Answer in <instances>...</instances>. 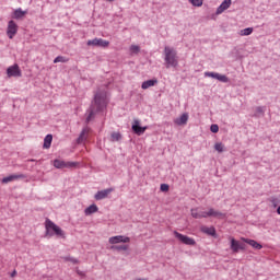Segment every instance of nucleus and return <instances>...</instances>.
<instances>
[{
  "label": "nucleus",
  "mask_w": 280,
  "mask_h": 280,
  "mask_svg": "<svg viewBox=\"0 0 280 280\" xmlns=\"http://www.w3.org/2000/svg\"><path fill=\"white\" fill-rule=\"evenodd\" d=\"M188 120H189V115L183 114L179 118H176L174 120V124H176V126H185V124H187Z\"/></svg>",
  "instance_id": "obj_20"
},
{
  "label": "nucleus",
  "mask_w": 280,
  "mask_h": 280,
  "mask_svg": "<svg viewBox=\"0 0 280 280\" xmlns=\"http://www.w3.org/2000/svg\"><path fill=\"white\" fill-rule=\"evenodd\" d=\"M139 51H141V47H139L138 45H131L129 47L130 56H137L139 54Z\"/></svg>",
  "instance_id": "obj_25"
},
{
  "label": "nucleus",
  "mask_w": 280,
  "mask_h": 280,
  "mask_svg": "<svg viewBox=\"0 0 280 280\" xmlns=\"http://www.w3.org/2000/svg\"><path fill=\"white\" fill-rule=\"evenodd\" d=\"M174 235H175L176 240L182 242V244H185L186 246H196V240H194L192 237H189V236L182 234L177 231H174Z\"/></svg>",
  "instance_id": "obj_5"
},
{
  "label": "nucleus",
  "mask_w": 280,
  "mask_h": 280,
  "mask_svg": "<svg viewBox=\"0 0 280 280\" xmlns=\"http://www.w3.org/2000/svg\"><path fill=\"white\" fill-rule=\"evenodd\" d=\"M277 214L280 215V206L277 208Z\"/></svg>",
  "instance_id": "obj_40"
},
{
  "label": "nucleus",
  "mask_w": 280,
  "mask_h": 280,
  "mask_svg": "<svg viewBox=\"0 0 280 280\" xmlns=\"http://www.w3.org/2000/svg\"><path fill=\"white\" fill-rule=\"evenodd\" d=\"M120 139H121V133L119 132L112 133V141H120Z\"/></svg>",
  "instance_id": "obj_32"
},
{
  "label": "nucleus",
  "mask_w": 280,
  "mask_h": 280,
  "mask_svg": "<svg viewBox=\"0 0 280 280\" xmlns=\"http://www.w3.org/2000/svg\"><path fill=\"white\" fill-rule=\"evenodd\" d=\"M78 165H80V163L78 162H66L62 160L54 161V167H56L57 170H65V167H67L68 170H72L73 167H78Z\"/></svg>",
  "instance_id": "obj_4"
},
{
  "label": "nucleus",
  "mask_w": 280,
  "mask_h": 280,
  "mask_svg": "<svg viewBox=\"0 0 280 280\" xmlns=\"http://www.w3.org/2000/svg\"><path fill=\"white\" fill-rule=\"evenodd\" d=\"M156 84H159V79L153 78L142 82L141 89H143V91H147V89H150L151 86H156Z\"/></svg>",
  "instance_id": "obj_16"
},
{
  "label": "nucleus",
  "mask_w": 280,
  "mask_h": 280,
  "mask_svg": "<svg viewBox=\"0 0 280 280\" xmlns=\"http://www.w3.org/2000/svg\"><path fill=\"white\" fill-rule=\"evenodd\" d=\"M160 189H161V191H170V185L161 184Z\"/></svg>",
  "instance_id": "obj_36"
},
{
  "label": "nucleus",
  "mask_w": 280,
  "mask_h": 280,
  "mask_svg": "<svg viewBox=\"0 0 280 280\" xmlns=\"http://www.w3.org/2000/svg\"><path fill=\"white\" fill-rule=\"evenodd\" d=\"M190 213L195 220H202V218H209V211H203L200 208H192Z\"/></svg>",
  "instance_id": "obj_8"
},
{
  "label": "nucleus",
  "mask_w": 280,
  "mask_h": 280,
  "mask_svg": "<svg viewBox=\"0 0 280 280\" xmlns=\"http://www.w3.org/2000/svg\"><path fill=\"white\" fill-rule=\"evenodd\" d=\"M55 65L58 62H67V58H65L63 56H58L54 59Z\"/></svg>",
  "instance_id": "obj_33"
},
{
  "label": "nucleus",
  "mask_w": 280,
  "mask_h": 280,
  "mask_svg": "<svg viewBox=\"0 0 280 280\" xmlns=\"http://www.w3.org/2000/svg\"><path fill=\"white\" fill-rule=\"evenodd\" d=\"M164 62L167 69L178 66V54L176 49L170 46L164 47Z\"/></svg>",
  "instance_id": "obj_2"
},
{
  "label": "nucleus",
  "mask_w": 280,
  "mask_h": 280,
  "mask_svg": "<svg viewBox=\"0 0 280 280\" xmlns=\"http://www.w3.org/2000/svg\"><path fill=\"white\" fill-rule=\"evenodd\" d=\"M21 178H26L25 174L9 175V176L2 178V184L8 185V183H12V182L19 180Z\"/></svg>",
  "instance_id": "obj_14"
},
{
  "label": "nucleus",
  "mask_w": 280,
  "mask_h": 280,
  "mask_svg": "<svg viewBox=\"0 0 280 280\" xmlns=\"http://www.w3.org/2000/svg\"><path fill=\"white\" fill-rule=\"evenodd\" d=\"M110 45V42L102 38H94V39H89L88 40V46L89 47H108Z\"/></svg>",
  "instance_id": "obj_7"
},
{
  "label": "nucleus",
  "mask_w": 280,
  "mask_h": 280,
  "mask_svg": "<svg viewBox=\"0 0 280 280\" xmlns=\"http://www.w3.org/2000/svg\"><path fill=\"white\" fill-rule=\"evenodd\" d=\"M130 244V237L124 235H117L109 237V244Z\"/></svg>",
  "instance_id": "obj_10"
},
{
  "label": "nucleus",
  "mask_w": 280,
  "mask_h": 280,
  "mask_svg": "<svg viewBox=\"0 0 280 280\" xmlns=\"http://www.w3.org/2000/svg\"><path fill=\"white\" fill-rule=\"evenodd\" d=\"M253 34V27H247L241 31V36H250Z\"/></svg>",
  "instance_id": "obj_29"
},
{
  "label": "nucleus",
  "mask_w": 280,
  "mask_h": 280,
  "mask_svg": "<svg viewBox=\"0 0 280 280\" xmlns=\"http://www.w3.org/2000/svg\"><path fill=\"white\" fill-rule=\"evenodd\" d=\"M206 78H214L215 80H219V82H229V78L224 74H220L218 72H206Z\"/></svg>",
  "instance_id": "obj_11"
},
{
  "label": "nucleus",
  "mask_w": 280,
  "mask_h": 280,
  "mask_svg": "<svg viewBox=\"0 0 280 280\" xmlns=\"http://www.w3.org/2000/svg\"><path fill=\"white\" fill-rule=\"evenodd\" d=\"M107 1H115V0H107Z\"/></svg>",
  "instance_id": "obj_42"
},
{
  "label": "nucleus",
  "mask_w": 280,
  "mask_h": 280,
  "mask_svg": "<svg viewBox=\"0 0 280 280\" xmlns=\"http://www.w3.org/2000/svg\"><path fill=\"white\" fill-rule=\"evenodd\" d=\"M77 275H79V277H85V273L83 271H80V269L77 270Z\"/></svg>",
  "instance_id": "obj_38"
},
{
  "label": "nucleus",
  "mask_w": 280,
  "mask_h": 280,
  "mask_svg": "<svg viewBox=\"0 0 280 280\" xmlns=\"http://www.w3.org/2000/svg\"><path fill=\"white\" fill-rule=\"evenodd\" d=\"M97 211H98L97 206H96V205H91V206H89V207L84 210V213H85V215H91V214H93V213H97Z\"/></svg>",
  "instance_id": "obj_24"
},
{
  "label": "nucleus",
  "mask_w": 280,
  "mask_h": 280,
  "mask_svg": "<svg viewBox=\"0 0 280 280\" xmlns=\"http://www.w3.org/2000/svg\"><path fill=\"white\" fill-rule=\"evenodd\" d=\"M45 229L46 234L49 235V237H54V235H57V237H65V231L49 219H46L45 221Z\"/></svg>",
  "instance_id": "obj_3"
},
{
  "label": "nucleus",
  "mask_w": 280,
  "mask_h": 280,
  "mask_svg": "<svg viewBox=\"0 0 280 280\" xmlns=\"http://www.w3.org/2000/svg\"><path fill=\"white\" fill-rule=\"evenodd\" d=\"M106 91L96 92L94 95V101L88 110L89 115L86 117V124L95 119V115H97V113H102L104 108H106Z\"/></svg>",
  "instance_id": "obj_1"
},
{
  "label": "nucleus",
  "mask_w": 280,
  "mask_h": 280,
  "mask_svg": "<svg viewBox=\"0 0 280 280\" xmlns=\"http://www.w3.org/2000/svg\"><path fill=\"white\" fill-rule=\"evenodd\" d=\"M11 277H12V278L16 277V270H13V271H12Z\"/></svg>",
  "instance_id": "obj_39"
},
{
  "label": "nucleus",
  "mask_w": 280,
  "mask_h": 280,
  "mask_svg": "<svg viewBox=\"0 0 280 280\" xmlns=\"http://www.w3.org/2000/svg\"><path fill=\"white\" fill-rule=\"evenodd\" d=\"M246 245L244 243H240L238 250H245Z\"/></svg>",
  "instance_id": "obj_37"
},
{
  "label": "nucleus",
  "mask_w": 280,
  "mask_h": 280,
  "mask_svg": "<svg viewBox=\"0 0 280 280\" xmlns=\"http://www.w3.org/2000/svg\"><path fill=\"white\" fill-rule=\"evenodd\" d=\"M189 3H191V5H194L195 8H200L202 5V1L203 0H188Z\"/></svg>",
  "instance_id": "obj_31"
},
{
  "label": "nucleus",
  "mask_w": 280,
  "mask_h": 280,
  "mask_svg": "<svg viewBox=\"0 0 280 280\" xmlns=\"http://www.w3.org/2000/svg\"><path fill=\"white\" fill-rule=\"evenodd\" d=\"M19 32V25H16V22L13 20H10L7 27V36L12 39L14 36H16V33Z\"/></svg>",
  "instance_id": "obj_6"
},
{
  "label": "nucleus",
  "mask_w": 280,
  "mask_h": 280,
  "mask_svg": "<svg viewBox=\"0 0 280 280\" xmlns=\"http://www.w3.org/2000/svg\"><path fill=\"white\" fill-rule=\"evenodd\" d=\"M214 150H217V152H224V144L222 142H217L214 144Z\"/></svg>",
  "instance_id": "obj_30"
},
{
  "label": "nucleus",
  "mask_w": 280,
  "mask_h": 280,
  "mask_svg": "<svg viewBox=\"0 0 280 280\" xmlns=\"http://www.w3.org/2000/svg\"><path fill=\"white\" fill-rule=\"evenodd\" d=\"M200 231H201V233H205L206 235H210L211 237H215V235H217L214 226L209 228V226L203 225L200 228Z\"/></svg>",
  "instance_id": "obj_19"
},
{
  "label": "nucleus",
  "mask_w": 280,
  "mask_h": 280,
  "mask_svg": "<svg viewBox=\"0 0 280 280\" xmlns=\"http://www.w3.org/2000/svg\"><path fill=\"white\" fill-rule=\"evenodd\" d=\"M8 78H21V71H7Z\"/></svg>",
  "instance_id": "obj_28"
},
{
  "label": "nucleus",
  "mask_w": 280,
  "mask_h": 280,
  "mask_svg": "<svg viewBox=\"0 0 280 280\" xmlns=\"http://www.w3.org/2000/svg\"><path fill=\"white\" fill-rule=\"evenodd\" d=\"M7 71H19V65L14 63L13 66H10L7 68Z\"/></svg>",
  "instance_id": "obj_34"
},
{
  "label": "nucleus",
  "mask_w": 280,
  "mask_h": 280,
  "mask_svg": "<svg viewBox=\"0 0 280 280\" xmlns=\"http://www.w3.org/2000/svg\"><path fill=\"white\" fill-rule=\"evenodd\" d=\"M131 130L135 132V135H137L138 137H141V135H143L148 130V127H141L140 121L136 119L133 120Z\"/></svg>",
  "instance_id": "obj_9"
},
{
  "label": "nucleus",
  "mask_w": 280,
  "mask_h": 280,
  "mask_svg": "<svg viewBox=\"0 0 280 280\" xmlns=\"http://www.w3.org/2000/svg\"><path fill=\"white\" fill-rule=\"evenodd\" d=\"M231 0H224L218 8H217V15L222 14L223 12H226L231 8Z\"/></svg>",
  "instance_id": "obj_15"
},
{
  "label": "nucleus",
  "mask_w": 280,
  "mask_h": 280,
  "mask_svg": "<svg viewBox=\"0 0 280 280\" xmlns=\"http://www.w3.org/2000/svg\"><path fill=\"white\" fill-rule=\"evenodd\" d=\"M210 130L211 132L217 133L220 132V127L218 125H211Z\"/></svg>",
  "instance_id": "obj_35"
},
{
  "label": "nucleus",
  "mask_w": 280,
  "mask_h": 280,
  "mask_svg": "<svg viewBox=\"0 0 280 280\" xmlns=\"http://www.w3.org/2000/svg\"><path fill=\"white\" fill-rule=\"evenodd\" d=\"M242 241L245 242V244H248L249 246L255 248L256 250H261V248H264V246L255 240L243 237Z\"/></svg>",
  "instance_id": "obj_18"
},
{
  "label": "nucleus",
  "mask_w": 280,
  "mask_h": 280,
  "mask_svg": "<svg viewBox=\"0 0 280 280\" xmlns=\"http://www.w3.org/2000/svg\"><path fill=\"white\" fill-rule=\"evenodd\" d=\"M128 248H129L128 245H114V246H112V250H118V252L128 250Z\"/></svg>",
  "instance_id": "obj_27"
},
{
  "label": "nucleus",
  "mask_w": 280,
  "mask_h": 280,
  "mask_svg": "<svg viewBox=\"0 0 280 280\" xmlns=\"http://www.w3.org/2000/svg\"><path fill=\"white\" fill-rule=\"evenodd\" d=\"M51 141H54V136L51 135H47L44 139V145L43 148L45 150H49V148H51Z\"/></svg>",
  "instance_id": "obj_22"
},
{
  "label": "nucleus",
  "mask_w": 280,
  "mask_h": 280,
  "mask_svg": "<svg viewBox=\"0 0 280 280\" xmlns=\"http://www.w3.org/2000/svg\"><path fill=\"white\" fill-rule=\"evenodd\" d=\"M208 218H218V220H224V218H226V213L210 208L208 210Z\"/></svg>",
  "instance_id": "obj_13"
},
{
  "label": "nucleus",
  "mask_w": 280,
  "mask_h": 280,
  "mask_svg": "<svg viewBox=\"0 0 280 280\" xmlns=\"http://www.w3.org/2000/svg\"><path fill=\"white\" fill-rule=\"evenodd\" d=\"M113 191H115L114 188H107V189H104V190H98L94 198L95 200H104V198H108V194H113Z\"/></svg>",
  "instance_id": "obj_12"
},
{
  "label": "nucleus",
  "mask_w": 280,
  "mask_h": 280,
  "mask_svg": "<svg viewBox=\"0 0 280 280\" xmlns=\"http://www.w3.org/2000/svg\"><path fill=\"white\" fill-rule=\"evenodd\" d=\"M89 132H91V128L84 127L78 138V143H84V141H86V139H89Z\"/></svg>",
  "instance_id": "obj_17"
},
{
  "label": "nucleus",
  "mask_w": 280,
  "mask_h": 280,
  "mask_svg": "<svg viewBox=\"0 0 280 280\" xmlns=\"http://www.w3.org/2000/svg\"><path fill=\"white\" fill-rule=\"evenodd\" d=\"M231 245L230 248L233 253H240V241H236L235 238H230Z\"/></svg>",
  "instance_id": "obj_21"
},
{
  "label": "nucleus",
  "mask_w": 280,
  "mask_h": 280,
  "mask_svg": "<svg viewBox=\"0 0 280 280\" xmlns=\"http://www.w3.org/2000/svg\"><path fill=\"white\" fill-rule=\"evenodd\" d=\"M25 14H27V11H23V9L19 8L13 12V19H23V16H25Z\"/></svg>",
  "instance_id": "obj_23"
},
{
  "label": "nucleus",
  "mask_w": 280,
  "mask_h": 280,
  "mask_svg": "<svg viewBox=\"0 0 280 280\" xmlns=\"http://www.w3.org/2000/svg\"><path fill=\"white\" fill-rule=\"evenodd\" d=\"M28 161H31L32 163H34V161H36V160H34V159H31V160H28Z\"/></svg>",
  "instance_id": "obj_41"
},
{
  "label": "nucleus",
  "mask_w": 280,
  "mask_h": 280,
  "mask_svg": "<svg viewBox=\"0 0 280 280\" xmlns=\"http://www.w3.org/2000/svg\"><path fill=\"white\" fill-rule=\"evenodd\" d=\"M265 113H266V107L258 106L255 109L254 117H264Z\"/></svg>",
  "instance_id": "obj_26"
}]
</instances>
